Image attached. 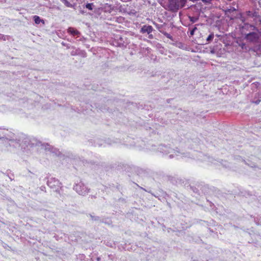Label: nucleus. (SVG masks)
<instances>
[{
  "mask_svg": "<svg viewBox=\"0 0 261 261\" xmlns=\"http://www.w3.org/2000/svg\"><path fill=\"white\" fill-rule=\"evenodd\" d=\"M164 35H165V36L167 38H169V39H171V40H173V39H172V36H171L170 34H168V33H165L164 34Z\"/></svg>",
  "mask_w": 261,
  "mask_h": 261,
  "instance_id": "obj_17",
  "label": "nucleus"
},
{
  "mask_svg": "<svg viewBox=\"0 0 261 261\" xmlns=\"http://www.w3.org/2000/svg\"><path fill=\"white\" fill-rule=\"evenodd\" d=\"M186 0H169V8L172 11H177L185 6Z\"/></svg>",
  "mask_w": 261,
  "mask_h": 261,
  "instance_id": "obj_5",
  "label": "nucleus"
},
{
  "mask_svg": "<svg viewBox=\"0 0 261 261\" xmlns=\"http://www.w3.org/2000/svg\"><path fill=\"white\" fill-rule=\"evenodd\" d=\"M47 184L50 188L55 189L56 191L61 188V183L54 177L50 178L47 181Z\"/></svg>",
  "mask_w": 261,
  "mask_h": 261,
  "instance_id": "obj_7",
  "label": "nucleus"
},
{
  "mask_svg": "<svg viewBox=\"0 0 261 261\" xmlns=\"http://www.w3.org/2000/svg\"><path fill=\"white\" fill-rule=\"evenodd\" d=\"M195 32L193 31V30H190V36H193L194 35Z\"/></svg>",
  "mask_w": 261,
  "mask_h": 261,
  "instance_id": "obj_21",
  "label": "nucleus"
},
{
  "mask_svg": "<svg viewBox=\"0 0 261 261\" xmlns=\"http://www.w3.org/2000/svg\"><path fill=\"white\" fill-rule=\"evenodd\" d=\"M3 138H4V137H1V136H0V139H3Z\"/></svg>",
  "mask_w": 261,
  "mask_h": 261,
  "instance_id": "obj_25",
  "label": "nucleus"
},
{
  "mask_svg": "<svg viewBox=\"0 0 261 261\" xmlns=\"http://www.w3.org/2000/svg\"><path fill=\"white\" fill-rule=\"evenodd\" d=\"M261 101V94H258V98L256 100H255V101H253V102L256 103V104H258Z\"/></svg>",
  "mask_w": 261,
  "mask_h": 261,
  "instance_id": "obj_16",
  "label": "nucleus"
},
{
  "mask_svg": "<svg viewBox=\"0 0 261 261\" xmlns=\"http://www.w3.org/2000/svg\"><path fill=\"white\" fill-rule=\"evenodd\" d=\"M67 32L73 36L79 37L81 35L80 32L74 28L69 27L67 30Z\"/></svg>",
  "mask_w": 261,
  "mask_h": 261,
  "instance_id": "obj_10",
  "label": "nucleus"
},
{
  "mask_svg": "<svg viewBox=\"0 0 261 261\" xmlns=\"http://www.w3.org/2000/svg\"><path fill=\"white\" fill-rule=\"evenodd\" d=\"M5 138L8 141V143L10 147H13L15 148L21 147V149L24 148L23 147L22 142L24 141V144L28 142V139L26 137L24 134H21L19 137V139H17L14 134H12L10 136L5 137Z\"/></svg>",
  "mask_w": 261,
  "mask_h": 261,
  "instance_id": "obj_3",
  "label": "nucleus"
},
{
  "mask_svg": "<svg viewBox=\"0 0 261 261\" xmlns=\"http://www.w3.org/2000/svg\"><path fill=\"white\" fill-rule=\"evenodd\" d=\"M91 217H92V220H98L99 218L98 217H93L91 216Z\"/></svg>",
  "mask_w": 261,
  "mask_h": 261,
  "instance_id": "obj_20",
  "label": "nucleus"
},
{
  "mask_svg": "<svg viewBox=\"0 0 261 261\" xmlns=\"http://www.w3.org/2000/svg\"><path fill=\"white\" fill-rule=\"evenodd\" d=\"M236 10V9L234 8H231L230 9H228L227 11L230 12L234 11Z\"/></svg>",
  "mask_w": 261,
  "mask_h": 261,
  "instance_id": "obj_19",
  "label": "nucleus"
},
{
  "mask_svg": "<svg viewBox=\"0 0 261 261\" xmlns=\"http://www.w3.org/2000/svg\"><path fill=\"white\" fill-rule=\"evenodd\" d=\"M7 37V36L0 34V40H6Z\"/></svg>",
  "mask_w": 261,
  "mask_h": 261,
  "instance_id": "obj_18",
  "label": "nucleus"
},
{
  "mask_svg": "<svg viewBox=\"0 0 261 261\" xmlns=\"http://www.w3.org/2000/svg\"><path fill=\"white\" fill-rule=\"evenodd\" d=\"M152 31L153 28L152 26L149 25H144L141 29V32L143 34L147 33V34H149Z\"/></svg>",
  "mask_w": 261,
  "mask_h": 261,
  "instance_id": "obj_9",
  "label": "nucleus"
},
{
  "mask_svg": "<svg viewBox=\"0 0 261 261\" xmlns=\"http://www.w3.org/2000/svg\"><path fill=\"white\" fill-rule=\"evenodd\" d=\"M189 18L191 22H192V23H195L198 21V20L199 19V17L189 16Z\"/></svg>",
  "mask_w": 261,
  "mask_h": 261,
  "instance_id": "obj_12",
  "label": "nucleus"
},
{
  "mask_svg": "<svg viewBox=\"0 0 261 261\" xmlns=\"http://www.w3.org/2000/svg\"><path fill=\"white\" fill-rule=\"evenodd\" d=\"M74 190L80 195H86L89 192V189L82 181L75 184Z\"/></svg>",
  "mask_w": 261,
  "mask_h": 261,
  "instance_id": "obj_6",
  "label": "nucleus"
},
{
  "mask_svg": "<svg viewBox=\"0 0 261 261\" xmlns=\"http://www.w3.org/2000/svg\"><path fill=\"white\" fill-rule=\"evenodd\" d=\"M84 40H85V38L84 37H82V38H81L79 40H78V41H84Z\"/></svg>",
  "mask_w": 261,
  "mask_h": 261,
  "instance_id": "obj_24",
  "label": "nucleus"
},
{
  "mask_svg": "<svg viewBox=\"0 0 261 261\" xmlns=\"http://www.w3.org/2000/svg\"><path fill=\"white\" fill-rule=\"evenodd\" d=\"M257 30L254 25L248 23H244L241 29V33L244 36L249 32H253Z\"/></svg>",
  "mask_w": 261,
  "mask_h": 261,
  "instance_id": "obj_8",
  "label": "nucleus"
},
{
  "mask_svg": "<svg viewBox=\"0 0 261 261\" xmlns=\"http://www.w3.org/2000/svg\"><path fill=\"white\" fill-rule=\"evenodd\" d=\"M199 156L201 158H202L200 160L202 162H206L208 165L210 164H214L215 165L221 164L225 168L230 167L229 164L226 161H222V162H220L219 161H217L216 160L214 159L211 156H210L207 155H204L201 153H200Z\"/></svg>",
  "mask_w": 261,
  "mask_h": 261,
  "instance_id": "obj_4",
  "label": "nucleus"
},
{
  "mask_svg": "<svg viewBox=\"0 0 261 261\" xmlns=\"http://www.w3.org/2000/svg\"><path fill=\"white\" fill-rule=\"evenodd\" d=\"M66 7L72 8L73 7V5L69 3L67 0H60Z\"/></svg>",
  "mask_w": 261,
  "mask_h": 261,
  "instance_id": "obj_11",
  "label": "nucleus"
},
{
  "mask_svg": "<svg viewBox=\"0 0 261 261\" xmlns=\"http://www.w3.org/2000/svg\"><path fill=\"white\" fill-rule=\"evenodd\" d=\"M34 20L36 24H39L42 21V20H41L40 18L37 15H35L34 16Z\"/></svg>",
  "mask_w": 261,
  "mask_h": 261,
  "instance_id": "obj_14",
  "label": "nucleus"
},
{
  "mask_svg": "<svg viewBox=\"0 0 261 261\" xmlns=\"http://www.w3.org/2000/svg\"><path fill=\"white\" fill-rule=\"evenodd\" d=\"M158 149L160 152L165 155H168L170 159L176 158V159L191 158L189 153L181 151L178 148L174 149L166 145H160Z\"/></svg>",
  "mask_w": 261,
  "mask_h": 261,
  "instance_id": "obj_1",
  "label": "nucleus"
},
{
  "mask_svg": "<svg viewBox=\"0 0 261 261\" xmlns=\"http://www.w3.org/2000/svg\"><path fill=\"white\" fill-rule=\"evenodd\" d=\"M214 37V35L213 33H211L208 35V36L206 38V41L208 42L212 41Z\"/></svg>",
  "mask_w": 261,
  "mask_h": 261,
  "instance_id": "obj_15",
  "label": "nucleus"
},
{
  "mask_svg": "<svg viewBox=\"0 0 261 261\" xmlns=\"http://www.w3.org/2000/svg\"><path fill=\"white\" fill-rule=\"evenodd\" d=\"M149 35V39H152L153 38V35L152 34H148Z\"/></svg>",
  "mask_w": 261,
  "mask_h": 261,
  "instance_id": "obj_23",
  "label": "nucleus"
},
{
  "mask_svg": "<svg viewBox=\"0 0 261 261\" xmlns=\"http://www.w3.org/2000/svg\"><path fill=\"white\" fill-rule=\"evenodd\" d=\"M245 39L248 42L253 44V50L257 54H261V34L257 30L249 32L245 36Z\"/></svg>",
  "mask_w": 261,
  "mask_h": 261,
  "instance_id": "obj_2",
  "label": "nucleus"
},
{
  "mask_svg": "<svg viewBox=\"0 0 261 261\" xmlns=\"http://www.w3.org/2000/svg\"><path fill=\"white\" fill-rule=\"evenodd\" d=\"M192 30H193V31L195 32L197 30V28L196 26H195L193 29H191Z\"/></svg>",
  "mask_w": 261,
  "mask_h": 261,
  "instance_id": "obj_22",
  "label": "nucleus"
},
{
  "mask_svg": "<svg viewBox=\"0 0 261 261\" xmlns=\"http://www.w3.org/2000/svg\"><path fill=\"white\" fill-rule=\"evenodd\" d=\"M94 7L95 6L94 5L93 3H87L85 5V7L89 10H92Z\"/></svg>",
  "mask_w": 261,
  "mask_h": 261,
  "instance_id": "obj_13",
  "label": "nucleus"
}]
</instances>
